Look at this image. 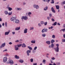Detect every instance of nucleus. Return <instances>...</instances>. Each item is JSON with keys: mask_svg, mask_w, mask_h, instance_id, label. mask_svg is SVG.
I'll return each instance as SVG.
<instances>
[{"mask_svg": "<svg viewBox=\"0 0 65 65\" xmlns=\"http://www.w3.org/2000/svg\"><path fill=\"white\" fill-rule=\"evenodd\" d=\"M17 45L18 47H20V46H21L22 45V44H20L19 45L18 44Z\"/></svg>", "mask_w": 65, "mask_h": 65, "instance_id": "bb28decb", "label": "nucleus"}, {"mask_svg": "<svg viewBox=\"0 0 65 65\" xmlns=\"http://www.w3.org/2000/svg\"><path fill=\"white\" fill-rule=\"evenodd\" d=\"M42 36L43 37H45V34H43L42 35Z\"/></svg>", "mask_w": 65, "mask_h": 65, "instance_id": "e433bc0d", "label": "nucleus"}, {"mask_svg": "<svg viewBox=\"0 0 65 65\" xmlns=\"http://www.w3.org/2000/svg\"><path fill=\"white\" fill-rule=\"evenodd\" d=\"M54 49H55V51L56 52H59V48L58 49V48H57V47L55 48Z\"/></svg>", "mask_w": 65, "mask_h": 65, "instance_id": "ddd939ff", "label": "nucleus"}, {"mask_svg": "<svg viewBox=\"0 0 65 65\" xmlns=\"http://www.w3.org/2000/svg\"><path fill=\"white\" fill-rule=\"evenodd\" d=\"M27 47L28 48H29L30 50H32V48L31 47H30L29 46H28Z\"/></svg>", "mask_w": 65, "mask_h": 65, "instance_id": "aec40b11", "label": "nucleus"}, {"mask_svg": "<svg viewBox=\"0 0 65 65\" xmlns=\"http://www.w3.org/2000/svg\"><path fill=\"white\" fill-rule=\"evenodd\" d=\"M9 32H5V35H8V34H9Z\"/></svg>", "mask_w": 65, "mask_h": 65, "instance_id": "4468645a", "label": "nucleus"}, {"mask_svg": "<svg viewBox=\"0 0 65 65\" xmlns=\"http://www.w3.org/2000/svg\"><path fill=\"white\" fill-rule=\"evenodd\" d=\"M22 47H26V45L24 43H23V44Z\"/></svg>", "mask_w": 65, "mask_h": 65, "instance_id": "dca6fc26", "label": "nucleus"}, {"mask_svg": "<svg viewBox=\"0 0 65 65\" xmlns=\"http://www.w3.org/2000/svg\"><path fill=\"white\" fill-rule=\"evenodd\" d=\"M48 8V7L47 6H46V7H45L44 8V10H46Z\"/></svg>", "mask_w": 65, "mask_h": 65, "instance_id": "6ab92c4d", "label": "nucleus"}, {"mask_svg": "<svg viewBox=\"0 0 65 65\" xmlns=\"http://www.w3.org/2000/svg\"><path fill=\"white\" fill-rule=\"evenodd\" d=\"M46 43L49 45L51 44V41H46Z\"/></svg>", "mask_w": 65, "mask_h": 65, "instance_id": "9b49d317", "label": "nucleus"}, {"mask_svg": "<svg viewBox=\"0 0 65 65\" xmlns=\"http://www.w3.org/2000/svg\"><path fill=\"white\" fill-rule=\"evenodd\" d=\"M62 42H65V39H62Z\"/></svg>", "mask_w": 65, "mask_h": 65, "instance_id": "58836bf2", "label": "nucleus"}, {"mask_svg": "<svg viewBox=\"0 0 65 65\" xmlns=\"http://www.w3.org/2000/svg\"><path fill=\"white\" fill-rule=\"evenodd\" d=\"M12 12H9L8 13V15H10L12 14Z\"/></svg>", "mask_w": 65, "mask_h": 65, "instance_id": "b1692460", "label": "nucleus"}, {"mask_svg": "<svg viewBox=\"0 0 65 65\" xmlns=\"http://www.w3.org/2000/svg\"><path fill=\"white\" fill-rule=\"evenodd\" d=\"M46 61L44 59L43 60V63L44 64H45Z\"/></svg>", "mask_w": 65, "mask_h": 65, "instance_id": "393cba45", "label": "nucleus"}, {"mask_svg": "<svg viewBox=\"0 0 65 65\" xmlns=\"http://www.w3.org/2000/svg\"><path fill=\"white\" fill-rule=\"evenodd\" d=\"M5 27H7V22H6L5 23Z\"/></svg>", "mask_w": 65, "mask_h": 65, "instance_id": "37998d69", "label": "nucleus"}, {"mask_svg": "<svg viewBox=\"0 0 65 65\" xmlns=\"http://www.w3.org/2000/svg\"><path fill=\"white\" fill-rule=\"evenodd\" d=\"M47 19H48V20H49L50 19V17H48Z\"/></svg>", "mask_w": 65, "mask_h": 65, "instance_id": "09e8293b", "label": "nucleus"}, {"mask_svg": "<svg viewBox=\"0 0 65 65\" xmlns=\"http://www.w3.org/2000/svg\"><path fill=\"white\" fill-rule=\"evenodd\" d=\"M52 38H55V36L54 35H52Z\"/></svg>", "mask_w": 65, "mask_h": 65, "instance_id": "4c0bfd02", "label": "nucleus"}, {"mask_svg": "<svg viewBox=\"0 0 65 65\" xmlns=\"http://www.w3.org/2000/svg\"><path fill=\"white\" fill-rule=\"evenodd\" d=\"M12 34L13 35L14 34H15V32H12Z\"/></svg>", "mask_w": 65, "mask_h": 65, "instance_id": "052dcab7", "label": "nucleus"}, {"mask_svg": "<svg viewBox=\"0 0 65 65\" xmlns=\"http://www.w3.org/2000/svg\"><path fill=\"white\" fill-rule=\"evenodd\" d=\"M7 64H9L10 63L11 65H12V64L14 63L13 62V60H9V61H8L7 62Z\"/></svg>", "mask_w": 65, "mask_h": 65, "instance_id": "f257e3e1", "label": "nucleus"}, {"mask_svg": "<svg viewBox=\"0 0 65 65\" xmlns=\"http://www.w3.org/2000/svg\"><path fill=\"white\" fill-rule=\"evenodd\" d=\"M37 46L35 47L34 48V50H36L37 49Z\"/></svg>", "mask_w": 65, "mask_h": 65, "instance_id": "79ce46f5", "label": "nucleus"}, {"mask_svg": "<svg viewBox=\"0 0 65 65\" xmlns=\"http://www.w3.org/2000/svg\"><path fill=\"white\" fill-rule=\"evenodd\" d=\"M5 43H4L2 44L1 46V48H2V47H4L5 46Z\"/></svg>", "mask_w": 65, "mask_h": 65, "instance_id": "0eeeda50", "label": "nucleus"}, {"mask_svg": "<svg viewBox=\"0 0 65 65\" xmlns=\"http://www.w3.org/2000/svg\"><path fill=\"white\" fill-rule=\"evenodd\" d=\"M53 65H56V63H54L53 64Z\"/></svg>", "mask_w": 65, "mask_h": 65, "instance_id": "0e129e2a", "label": "nucleus"}, {"mask_svg": "<svg viewBox=\"0 0 65 65\" xmlns=\"http://www.w3.org/2000/svg\"><path fill=\"white\" fill-rule=\"evenodd\" d=\"M51 3L54 4V0H52V1L51 2Z\"/></svg>", "mask_w": 65, "mask_h": 65, "instance_id": "f704fd0d", "label": "nucleus"}, {"mask_svg": "<svg viewBox=\"0 0 65 65\" xmlns=\"http://www.w3.org/2000/svg\"><path fill=\"white\" fill-rule=\"evenodd\" d=\"M15 49L16 51H17L19 50V48L18 47H17L15 48Z\"/></svg>", "mask_w": 65, "mask_h": 65, "instance_id": "c9c22d12", "label": "nucleus"}, {"mask_svg": "<svg viewBox=\"0 0 65 65\" xmlns=\"http://www.w3.org/2000/svg\"><path fill=\"white\" fill-rule=\"evenodd\" d=\"M18 10H22V8H18Z\"/></svg>", "mask_w": 65, "mask_h": 65, "instance_id": "a18cd8bd", "label": "nucleus"}, {"mask_svg": "<svg viewBox=\"0 0 65 65\" xmlns=\"http://www.w3.org/2000/svg\"><path fill=\"white\" fill-rule=\"evenodd\" d=\"M30 62H33V59L31 58L30 59Z\"/></svg>", "mask_w": 65, "mask_h": 65, "instance_id": "72a5a7b5", "label": "nucleus"}, {"mask_svg": "<svg viewBox=\"0 0 65 65\" xmlns=\"http://www.w3.org/2000/svg\"><path fill=\"white\" fill-rule=\"evenodd\" d=\"M8 9L9 10V11H11V10H12V9L10 7H9L8 8Z\"/></svg>", "mask_w": 65, "mask_h": 65, "instance_id": "412c9836", "label": "nucleus"}, {"mask_svg": "<svg viewBox=\"0 0 65 65\" xmlns=\"http://www.w3.org/2000/svg\"><path fill=\"white\" fill-rule=\"evenodd\" d=\"M38 26L39 27H40L41 26V24L39 23L38 24Z\"/></svg>", "mask_w": 65, "mask_h": 65, "instance_id": "49530a36", "label": "nucleus"}, {"mask_svg": "<svg viewBox=\"0 0 65 65\" xmlns=\"http://www.w3.org/2000/svg\"><path fill=\"white\" fill-rule=\"evenodd\" d=\"M27 33V29L25 28L24 30V33Z\"/></svg>", "mask_w": 65, "mask_h": 65, "instance_id": "9d476101", "label": "nucleus"}, {"mask_svg": "<svg viewBox=\"0 0 65 65\" xmlns=\"http://www.w3.org/2000/svg\"><path fill=\"white\" fill-rule=\"evenodd\" d=\"M57 22H55L54 23V24H52V25H54V26H56V25H57Z\"/></svg>", "mask_w": 65, "mask_h": 65, "instance_id": "cd10ccee", "label": "nucleus"}, {"mask_svg": "<svg viewBox=\"0 0 65 65\" xmlns=\"http://www.w3.org/2000/svg\"><path fill=\"white\" fill-rule=\"evenodd\" d=\"M54 42H55V40L53 39H52L51 40V43H54Z\"/></svg>", "mask_w": 65, "mask_h": 65, "instance_id": "4be33fe9", "label": "nucleus"}, {"mask_svg": "<svg viewBox=\"0 0 65 65\" xmlns=\"http://www.w3.org/2000/svg\"><path fill=\"white\" fill-rule=\"evenodd\" d=\"M34 8H36V9H38V8H39V6H38L37 5L36 6L35 5H34Z\"/></svg>", "mask_w": 65, "mask_h": 65, "instance_id": "6e6552de", "label": "nucleus"}, {"mask_svg": "<svg viewBox=\"0 0 65 65\" xmlns=\"http://www.w3.org/2000/svg\"><path fill=\"white\" fill-rule=\"evenodd\" d=\"M15 42H19V40H17L15 41Z\"/></svg>", "mask_w": 65, "mask_h": 65, "instance_id": "680f3d73", "label": "nucleus"}, {"mask_svg": "<svg viewBox=\"0 0 65 65\" xmlns=\"http://www.w3.org/2000/svg\"><path fill=\"white\" fill-rule=\"evenodd\" d=\"M32 14V13L30 12H29L28 13V15L30 17H31V16H30V15Z\"/></svg>", "mask_w": 65, "mask_h": 65, "instance_id": "a211bd4d", "label": "nucleus"}, {"mask_svg": "<svg viewBox=\"0 0 65 65\" xmlns=\"http://www.w3.org/2000/svg\"><path fill=\"white\" fill-rule=\"evenodd\" d=\"M0 22H2V19L1 18H0Z\"/></svg>", "mask_w": 65, "mask_h": 65, "instance_id": "bf43d9fd", "label": "nucleus"}, {"mask_svg": "<svg viewBox=\"0 0 65 65\" xmlns=\"http://www.w3.org/2000/svg\"><path fill=\"white\" fill-rule=\"evenodd\" d=\"M47 22H45L44 23V25H46L47 24Z\"/></svg>", "mask_w": 65, "mask_h": 65, "instance_id": "c03bdc74", "label": "nucleus"}, {"mask_svg": "<svg viewBox=\"0 0 65 65\" xmlns=\"http://www.w3.org/2000/svg\"><path fill=\"white\" fill-rule=\"evenodd\" d=\"M56 8L57 9H59V8H60V7L59 5H56Z\"/></svg>", "mask_w": 65, "mask_h": 65, "instance_id": "f8f14e48", "label": "nucleus"}, {"mask_svg": "<svg viewBox=\"0 0 65 65\" xmlns=\"http://www.w3.org/2000/svg\"><path fill=\"white\" fill-rule=\"evenodd\" d=\"M31 51L30 50H27V53H30Z\"/></svg>", "mask_w": 65, "mask_h": 65, "instance_id": "2f4dec72", "label": "nucleus"}, {"mask_svg": "<svg viewBox=\"0 0 65 65\" xmlns=\"http://www.w3.org/2000/svg\"><path fill=\"white\" fill-rule=\"evenodd\" d=\"M19 62H20V63H23V62H24V61H23V60H20Z\"/></svg>", "mask_w": 65, "mask_h": 65, "instance_id": "c85d7f7f", "label": "nucleus"}, {"mask_svg": "<svg viewBox=\"0 0 65 65\" xmlns=\"http://www.w3.org/2000/svg\"><path fill=\"white\" fill-rule=\"evenodd\" d=\"M14 23H15L16 24H18L20 23V21L16 19L14 21Z\"/></svg>", "mask_w": 65, "mask_h": 65, "instance_id": "7ed1b4c3", "label": "nucleus"}, {"mask_svg": "<svg viewBox=\"0 0 65 65\" xmlns=\"http://www.w3.org/2000/svg\"><path fill=\"white\" fill-rule=\"evenodd\" d=\"M63 31V32H65V28L62 29L60 31L61 32V31Z\"/></svg>", "mask_w": 65, "mask_h": 65, "instance_id": "5701e85b", "label": "nucleus"}, {"mask_svg": "<svg viewBox=\"0 0 65 65\" xmlns=\"http://www.w3.org/2000/svg\"><path fill=\"white\" fill-rule=\"evenodd\" d=\"M7 60V58L6 57H5L3 59V61L4 62H6V61Z\"/></svg>", "mask_w": 65, "mask_h": 65, "instance_id": "39448f33", "label": "nucleus"}, {"mask_svg": "<svg viewBox=\"0 0 65 65\" xmlns=\"http://www.w3.org/2000/svg\"><path fill=\"white\" fill-rule=\"evenodd\" d=\"M5 13L6 14H8V12H7V11H5Z\"/></svg>", "mask_w": 65, "mask_h": 65, "instance_id": "473e14b6", "label": "nucleus"}, {"mask_svg": "<svg viewBox=\"0 0 65 65\" xmlns=\"http://www.w3.org/2000/svg\"><path fill=\"white\" fill-rule=\"evenodd\" d=\"M31 42L32 43H35V41L32 40L31 41Z\"/></svg>", "mask_w": 65, "mask_h": 65, "instance_id": "c756f323", "label": "nucleus"}, {"mask_svg": "<svg viewBox=\"0 0 65 65\" xmlns=\"http://www.w3.org/2000/svg\"><path fill=\"white\" fill-rule=\"evenodd\" d=\"M15 57L16 59H19L20 58V57L19 56H18L17 55H15Z\"/></svg>", "mask_w": 65, "mask_h": 65, "instance_id": "2eb2a0df", "label": "nucleus"}, {"mask_svg": "<svg viewBox=\"0 0 65 65\" xmlns=\"http://www.w3.org/2000/svg\"><path fill=\"white\" fill-rule=\"evenodd\" d=\"M33 65H37V63H33Z\"/></svg>", "mask_w": 65, "mask_h": 65, "instance_id": "6e6d98bb", "label": "nucleus"}, {"mask_svg": "<svg viewBox=\"0 0 65 65\" xmlns=\"http://www.w3.org/2000/svg\"><path fill=\"white\" fill-rule=\"evenodd\" d=\"M63 27L64 28H65V24H64L63 25Z\"/></svg>", "mask_w": 65, "mask_h": 65, "instance_id": "338daca9", "label": "nucleus"}, {"mask_svg": "<svg viewBox=\"0 0 65 65\" xmlns=\"http://www.w3.org/2000/svg\"><path fill=\"white\" fill-rule=\"evenodd\" d=\"M16 19V17H12L11 18L10 20L11 21H13L14 22V21H15Z\"/></svg>", "mask_w": 65, "mask_h": 65, "instance_id": "20e7f679", "label": "nucleus"}, {"mask_svg": "<svg viewBox=\"0 0 65 65\" xmlns=\"http://www.w3.org/2000/svg\"><path fill=\"white\" fill-rule=\"evenodd\" d=\"M49 65H53V64L51 63H49Z\"/></svg>", "mask_w": 65, "mask_h": 65, "instance_id": "774afa93", "label": "nucleus"}, {"mask_svg": "<svg viewBox=\"0 0 65 65\" xmlns=\"http://www.w3.org/2000/svg\"><path fill=\"white\" fill-rule=\"evenodd\" d=\"M33 29H34V28L32 27V28L31 27L30 30H33Z\"/></svg>", "mask_w": 65, "mask_h": 65, "instance_id": "ea45409f", "label": "nucleus"}, {"mask_svg": "<svg viewBox=\"0 0 65 65\" xmlns=\"http://www.w3.org/2000/svg\"><path fill=\"white\" fill-rule=\"evenodd\" d=\"M43 23L44 22H43V21H41V24H43Z\"/></svg>", "mask_w": 65, "mask_h": 65, "instance_id": "de8ad7c7", "label": "nucleus"}, {"mask_svg": "<svg viewBox=\"0 0 65 65\" xmlns=\"http://www.w3.org/2000/svg\"><path fill=\"white\" fill-rule=\"evenodd\" d=\"M56 46H57V48L58 51V49L59 48V45L58 44H56Z\"/></svg>", "mask_w": 65, "mask_h": 65, "instance_id": "a878e982", "label": "nucleus"}, {"mask_svg": "<svg viewBox=\"0 0 65 65\" xmlns=\"http://www.w3.org/2000/svg\"><path fill=\"white\" fill-rule=\"evenodd\" d=\"M47 29H44L42 31V33H44L45 32H47Z\"/></svg>", "mask_w": 65, "mask_h": 65, "instance_id": "423d86ee", "label": "nucleus"}, {"mask_svg": "<svg viewBox=\"0 0 65 65\" xmlns=\"http://www.w3.org/2000/svg\"><path fill=\"white\" fill-rule=\"evenodd\" d=\"M57 25L60 26V23H57Z\"/></svg>", "mask_w": 65, "mask_h": 65, "instance_id": "e2e57ef3", "label": "nucleus"}, {"mask_svg": "<svg viewBox=\"0 0 65 65\" xmlns=\"http://www.w3.org/2000/svg\"><path fill=\"white\" fill-rule=\"evenodd\" d=\"M7 51V49H5V50L3 51V52H6Z\"/></svg>", "mask_w": 65, "mask_h": 65, "instance_id": "5fc2aeb1", "label": "nucleus"}, {"mask_svg": "<svg viewBox=\"0 0 65 65\" xmlns=\"http://www.w3.org/2000/svg\"><path fill=\"white\" fill-rule=\"evenodd\" d=\"M20 29V27H17L15 28V30H19Z\"/></svg>", "mask_w": 65, "mask_h": 65, "instance_id": "f3484780", "label": "nucleus"}, {"mask_svg": "<svg viewBox=\"0 0 65 65\" xmlns=\"http://www.w3.org/2000/svg\"><path fill=\"white\" fill-rule=\"evenodd\" d=\"M61 4H65V1L63 2H62L61 3Z\"/></svg>", "mask_w": 65, "mask_h": 65, "instance_id": "a19ab883", "label": "nucleus"}, {"mask_svg": "<svg viewBox=\"0 0 65 65\" xmlns=\"http://www.w3.org/2000/svg\"><path fill=\"white\" fill-rule=\"evenodd\" d=\"M51 59L52 60H55V58L54 57H53V58H52Z\"/></svg>", "mask_w": 65, "mask_h": 65, "instance_id": "603ef678", "label": "nucleus"}, {"mask_svg": "<svg viewBox=\"0 0 65 65\" xmlns=\"http://www.w3.org/2000/svg\"><path fill=\"white\" fill-rule=\"evenodd\" d=\"M63 37L64 38H65V34H64L63 35Z\"/></svg>", "mask_w": 65, "mask_h": 65, "instance_id": "13d9d810", "label": "nucleus"}, {"mask_svg": "<svg viewBox=\"0 0 65 65\" xmlns=\"http://www.w3.org/2000/svg\"><path fill=\"white\" fill-rule=\"evenodd\" d=\"M43 1L44 2H47V0H43Z\"/></svg>", "mask_w": 65, "mask_h": 65, "instance_id": "4d7b16f0", "label": "nucleus"}, {"mask_svg": "<svg viewBox=\"0 0 65 65\" xmlns=\"http://www.w3.org/2000/svg\"><path fill=\"white\" fill-rule=\"evenodd\" d=\"M21 19L22 20L24 19V20H27L28 19V17L26 16H23L21 18Z\"/></svg>", "mask_w": 65, "mask_h": 65, "instance_id": "f03ea898", "label": "nucleus"}, {"mask_svg": "<svg viewBox=\"0 0 65 65\" xmlns=\"http://www.w3.org/2000/svg\"><path fill=\"white\" fill-rule=\"evenodd\" d=\"M9 44H10V45H11V44H12V43L11 42H10L9 43Z\"/></svg>", "mask_w": 65, "mask_h": 65, "instance_id": "8fccbe9b", "label": "nucleus"}, {"mask_svg": "<svg viewBox=\"0 0 65 65\" xmlns=\"http://www.w3.org/2000/svg\"><path fill=\"white\" fill-rule=\"evenodd\" d=\"M50 17H52V14H50Z\"/></svg>", "mask_w": 65, "mask_h": 65, "instance_id": "69168bd1", "label": "nucleus"}, {"mask_svg": "<svg viewBox=\"0 0 65 65\" xmlns=\"http://www.w3.org/2000/svg\"><path fill=\"white\" fill-rule=\"evenodd\" d=\"M51 10L54 13H55V11L54 10V9L53 8V7H52L51 8Z\"/></svg>", "mask_w": 65, "mask_h": 65, "instance_id": "1a4fd4ad", "label": "nucleus"}, {"mask_svg": "<svg viewBox=\"0 0 65 65\" xmlns=\"http://www.w3.org/2000/svg\"><path fill=\"white\" fill-rule=\"evenodd\" d=\"M54 46V44H51V47H52V48H53Z\"/></svg>", "mask_w": 65, "mask_h": 65, "instance_id": "7c9ffc66", "label": "nucleus"}, {"mask_svg": "<svg viewBox=\"0 0 65 65\" xmlns=\"http://www.w3.org/2000/svg\"><path fill=\"white\" fill-rule=\"evenodd\" d=\"M35 52H36V51L35 50H33V53H34Z\"/></svg>", "mask_w": 65, "mask_h": 65, "instance_id": "3c124183", "label": "nucleus"}, {"mask_svg": "<svg viewBox=\"0 0 65 65\" xmlns=\"http://www.w3.org/2000/svg\"><path fill=\"white\" fill-rule=\"evenodd\" d=\"M52 21H53V22H54V21H55V20L53 19H52Z\"/></svg>", "mask_w": 65, "mask_h": 65, "instance_id": "864d4df0", "label": "nucleus"}]
</instances>
